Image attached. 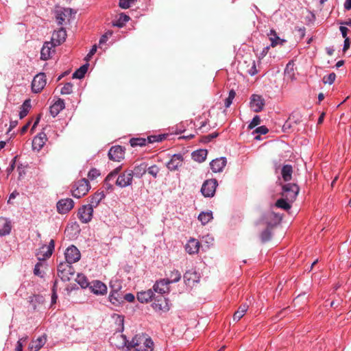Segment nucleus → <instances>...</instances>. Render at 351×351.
I'll use <instances>...</instances> for the list:
<instances>
[{
  "mask_svg": "<svg viewBox=\"0 0 351 351\" xmlns=\"http://www.w3.org/2000/svg\"><path fill=\"white\" fill-rule=\"evenodd\" d=\"M72 264L62 262L58 265V276L62 281H69L74 276L75 269Z\"/></svg>",
  "mask_w": 351,
  "mask_h": 351,
  "instance_id": "nucleus-4",
  "label": "nucleus"
},
{
  "mask_svg": "<svg viewBox=\"0 0 351 351\" xmlns=\"http://www.w3.org/2000/svg\"><path fill=\"white\" fill-rule=\"evenodd\" d=\"M299 193V187L297 184L287 183L282 186V195L289 202H293Z\"/></svg>",
  "mask_w": 351,
  "mask_h": 351,
  "instance_id": "nucleus-5",
  "label": "nucleus"
},
{
  "mask_svg": "<svg viewBox=\"0 0 351 351\" xmlns=\"http://www.w3.org/2000/svg\"><path fill=\"white\" fill-rule=\"evenodd\" d=\"M199 249V243L195 239H190L186 244L185 250L190 254H194L198 252Z\"/></svg>",
  "mask_w": 351,
  "mask_h": 351,
  "instance_id": "nucleus-29",
  "label": "nucleus"
},
{
  "mask_svg": "<svg viewBox=\"0 0 351 351\" xmlns=\"http://www.w3.org/2000/svg\"><path fill=\"white\" fill-rule=\"evenodd\" d=\"M147 142V140L146 138H133L130 139V145L132 147H136V146H144L146 145Z\"/></svg>",
  "mask_w": 351,
  "mask_h": 351,
  "instance_id": "nucleus-41",
  "label": "nucleus"
},
{
  "mask_svg": "<svg viewBox=\"0 0 351 351\" xmlns=\"http://www.w3.org/2000/svg\"><path fill=\"white\" fill-rule=\"evenodd\" d=\"M350 46V39L349 38H346L344 40L343 48V50L346 51L349 49Z\"/></svg>",
  "mask_w": 351,
  "mask_h": 351,
  "instance_id": "nucleus-63",
  "label": "nucleus"
},
{
  "mask_svg": "<svg viewBox=\"0 0 351 351\" xmlns=\"http://www.w3.org/2000/svg\"><path fill=\"white\" fill-rule=\"evenodd\" d=\"M207 154L206 149L196 150L192 153V158L195 161L202 162L206 160Z\"/></svg>",
  "mask_w": 351,
  "mask_h": 351,
  "instance_id": "nucleus-33",
  "label": "nucleus"
},
{
  "mask_svg": "<svg viewBox=\"0 0 351 351\" xmlns=\"http://www.w3.org/2000/svg\"><path fill=\"white\" fill-rule=\"evenodd\" d=\"M339 29H340V32H341V33L342 36H343L344 38H348V37L347 36L348 32V29L346 27H345V26H341V27H339Z\"/></svg>",
  "mask_w": 351,
  "mask_h": 351,
  "instance_id": "nucleus-60",
  "label": "nucleus"
},
{
  "mask_svg": "<svg viewBox=\"0 0 351 351\" xmlns=\"http://www.w3.org/2000/svg\"><path fill=\"white\" fill-rule=\"evenodd\" d=\"M227 163L226 158L220 157L213 160L210 163V169L215 173L221 172Z\"/></svg>",
  "mask_w": 351,
  "mask_h": 351,
  "instance_id": "nucleus-20",
  "label": "nucleus"
},
{
  "mask_svg": "<svg viewBox=\"0 0 351 351\" xmlns=\"http://www.w3.org/2000/svg\"><path fill=\"white\" fill-rule=\"evenodd\" d=\"M99 176H100L99 171L95 168L91 169L88 173V177L91 180L97 178Z\"/></svg>",
  "mask_w": 351,
  "mask_h": 351,
  "instance_id": "nucleus-47",
  "label": "nucleus"
},
{
  "mask_svg": "<svg viewBox=\"0 0 351 351\" xmlns=\"http://www.w3.org/2000/svg\"><path fill=\"white\" fill-rule=\"evenodd\" d=\"M42 264L40 263H37L36 265H35V267H34V274L36 275V276H38L40 278H43V272L40 271V267H41Z\"/></svg>",
  "mask_w": 351,
  "mask_h": 351,
  "instance_id": "nucleus-50",
  "label": "nucleus"
},
{
  "mask_svg": "<svg viewBox=\"0 0 351 351\" xmlns=\"http://www.w3.org/2000/svg\"><path fill=\"white\" fill-rule=\"evenodd\" d=\"M17 156H14L12 160H11L9 166L6 169V172L8 176H9L14 169L15 168V164Z\"/></svg>",
  "mask_w": 351,
  "mask_h": 351,
  "instance_id": "nucleus-49",
  "label": "nucleus"
},
{
  "mask_svg": "<svg viewBox=\"0 0 351 351\" xmlns=\"http://www.w3.org/2000/svg\"><path fill=\"white\" fill-rule=\"evenodd\" d=\"M147 171L149 175L156 178L160 171V168L157 165H154L149 167H147Z\"/></svg>",
  "mask_w": 351,
  "mask_h": 351,
  "instance_id": "nucleus-43",
  "label": "nucleus"
},
{
  "mask_svg": "<svg viewBox=\"0 0 351 351\" xmlns=\"http://www.w3.org/2000/svg\"><path fill=\"white\" fill-rule=\"evenodd\" d=\"M73 91V84L71 82L66 83L63 87L61 88V94L62 95H69L71 94Z\"/></svg>",
  "mask_w": 351,
  "mask_h": 351,
  "instance_id": "nucleus-44",
  "label": "nucleus"
},
{
  "mask_svg": "<svg viewBox=\"0 0 351 351\" xmlns=\"http://www.w3.org/2000/svg\"><path fill=\"white\" fill-rule=\"evenodd\" d=\"M261 240L263 242H267L270 240L271 237V233L269 229L267 228L263 230L261 235Z\"/></svg>",
  "mask_w": 351,
  "mask_h": 351,
  "instance_id": "nucleus-46",
  "label": "nucleus"
},
{
  "mask_svg": "<svg viewBox=\"0 0 351 351\" xmlns=\"http://www.w3.org/2000/svg\"><path fill=\"white\" fill-rule=\"evenodd\" d=\"M336 79V75L335 73H331L323 77V82L324 84H332L334 83Z\"/></svg>",
  "mask_w": 351,
  "mask_h": 351,
  "instance_id": "nucleus-45",
  "label": "nucleus"
},
{
  "mask_svg": "<svg viewBox=\"0 0 351 351\" xmlns=\"http://www.w3.org/2000/svg\"><path fill=\"white\" fill-rule=\"evenodd\" d=\"M268 217L274 219L275 221L274 223H279L282 219L281 215L279 214H276L275 213H270L269 214H268Z\"/></svg>",
  "mask_w": 351,
  "mask_h": 351,
  "instance_id": "nucleus-52",
  "label": "nucleus"
},
{
  "mask_svg": "<svg viewBox=\"0 0 351 351\" xmlns=\"http://www.w3.org/2000/svg\"><path fill=\"white\" fill-rule=\"evenodd\" d=\"M76 282L82 288L85 289L90 286L88 278L86 276L82 274H78L75 278Z\"/></svg>",
  "mask_w": 351,
  "mask_h": 351,
  "instance_id": "nucleus-37",
  "label": "nucleus"
},
{
  "mask_svg": "<svg viewBox=\"0 0 351 351\" xmlns=\"http://www.w3.org/2000/svg\"><path fill=\"white\" fill-rule=\"evenodd\" d=\"M11 221L5 217H0V237H4L10 234L12 230Z\"/></svg>",
  "mask_w": 351,
  "mask_h": 351,
  "instance_id": "nucleus-21",
  "label": "nucleus"
},
{
  "mask_svg": "<svg viewBox=\"0 0 351 351\" xmlns=\"http://www.w3.org/2000/svg\"><path fill=\"white\" fill-rule=\"evenodd\" d=\"M90 185L86 178H82L75 182L72 186V195L75 198H80L84 196L90 190Z\"/></svg>",
  "mask_w": 351,
  "mask_h": 351,
  "instance_id": "nucleus-3",
  "label": "nucleus"
},
{
  "mask_svg": "<svg viewBox=\"0 0 351 351\" xmlns=\"http://www.w3.org/2000/svg\"><path fill=\"white\" fill-rule=\"evenodd\" d=\"M213 219L212 212H202L199 216L198 219L203 225L208 223Z\"/></svg>",
  "mask_w": 351,
  "mask_h": 351,
  "instance_id": "nucleus-39",
  "label": "nucleus"
},
{
  "mask_svg": "<svg viewBox=\"0 0 351 351\" xmlns=\"http://www.w3.org/2000/svg\"><path fill=\"white\" fill-rule=\"evenodd\" d=\"M68 12V10H57L56 14V21L58 25H62L63 23V22L65 21V18L66 16L65 12Z\"/></svg>",
  "mask_w": 351,
  "mask_h": 351,
  "instance_id": "nucleus-42",
  "label": "nucleus"
},
{
  "mask_svg": "<svg viewBox=\"0 0 351 351\" xmlns=\"http://www.w3.org/2000/svg\"><path fill=\"white\" fill-rule=\"evenodd\" d=\"M344 8L347 10L351 9V0H346L344 3Z\"/></svg>",
  "mask_w": 351,
  "mask_h": 351,
  "instance_id": "nucleus-64",
  "label": "nucleus"
},
{
  "mask_svg": "<svg viewBox=\"0 0 351 351\" xmlns=\"http://www.w3.org/2000/svg\"><path fill=\"white\" fill-rule=\"evenodd\" d=\"M93 210L91 206L83 205L77 211V217L83 223H88L93 218Z\"/></svg>",
  "mask_w": 351,
  "mask_h": 351,
  "instance_id": "nucleus-10",
  "label": "nucleus"
},
{
  "mask_svg": "<svg viewBox=\"0 0 351 351\" xmlns=\"http://www.w3.org/2000/svg\"><path fill=\"white\" fill-rule=\"evenodd\" d=\"M90 289L95 295H103L107 293L106 285L99 280H94L90 284Z\"/></svg>",
  "mask_w": 351,
  "mask_h": 351,
  "instance_id": "nucleus-16",
  "label": "nucleus"
},
{
  "mask_svg": "<svg viewBox=\"0 0 351 351\" xmlns=\"http://www.w3.org/2000/svg\"><path fill=\"white\" fill-rule=\"evenodd\" d=\"M169 283L165 278L157 281L153 286V290L154 292H157L160 294H163L169 291L168 285Z\"/></svg>",
  "mask_w": 351,
  "mask_h": 351,
  "instance_id": "nucleus-23",
  "label": "nucleus"
},
{
  "mask_svg": "<svg viewBox=\"0 0 351 351\" xmlns=\"http://www.w3.org/2000/svg\"><path fill=\"white\" fill-rule=\"evenodd\" d=\"M66 38V30L63 27H60L58 30L54 31L52 36L51 42L55 45V46H58Z\"/></svg>",
  "mask_w": 351,
  "mask_h": 351,
  "instance_id": "nucleus-17",
  "label": "nucleus"
},
{
  "mask_svg": "<svg viewBox=\"0 0 351 351\" xmlns=\"http://www.w3.org/2000/svg\"><path fill=\"white\" fill-rule=\"evenodd\" d=\"M124 299L129 302H132L134 301L135 297L132 293H128L124 295Z\"/></svg>",
  "mask_w": 351,
  "mask_h": 351,
  "instance_id": "nucleus-59",
  "label": "nucleus"
},
{
  "mask_svg": "<svg viewBox=\"0 0 351 351\" xmlns=\"http://www.w3.org/2000/svg\"><path fill=\"white\" fill-rule=\"evenodd\" d=\"M269 48H270L269 46H267V47H264L263 49V50L261 51V52L259 53L258 58L259 59L263 58L267 54V53L269 50Z\"/></svg>",
  "mask_w": 351,
  "mask_h": 351,
  "instance_id": "nucleus-58",
  "label": "nucleus"
},
{
  "mask_svg": "<svg viewBox=\"0 0 351 351\" xmlns=\"http://www.w3.org/2000/svg\"><path fill=\"white\" fill-rule=\"evenodd\" d=\"M108 155L110 160L114 161H120V160L123 158V149L120 145L112 147L110 149Z\"/></svg>",
  "mask_w": 351,
  "mask_h": 351,
  "instance_id": "nucleus-19",
  "label": "nucleus"
},
{
  "mask_svg": "<svg viewBox=\"0 0 351 351\" xmlns=\"http://www.w3.org/2000/svg\"><path fill=\"white\" fill-rule=\"evenodd\" d=\"M134 0H119V7L123 9H127L130 8L131 3H134Z\"/></svg>",
  "mask_w": 351,
  "mask_h": 351,
  "instance_id": "nucleus-48",
  "label": "nucleus"
},
{
  "mask_svg": "<svg viewBox=\"0 0 351 351\" xmlns=\"http://www.w3.org/2000/svg\"><path fill=\"white\" fill-rule=\"evenodd\" d=\"M130 19L129 16L121 13L119 14L118 19L113 23V25L118 27H123L125 24L129 21Z\"/></svg>",
  "mask_w": 351,
  "mask_h": 351,
  "instance_id": "nucleus-38",
  "label": "nucleus"
},
{
  "mask_svg": "<svg viewBox=\"0 0 351 351\" xmlns=\"http://www.w3.org/2000/svg\"><path fill=\"white\" fill-rule=\"evenodd\" d=\"M47 78L44 73L37 74L32 82V90L34 93H40L46 86Z\"/></svg>",
  "mask_w": 351,
  "mask_h": 351,
  "instance_id": "nucleus-8",
  "label": "nucleus"
},
{
  "mask_svg": "<svg viewBox=\"0 0 351 351\" xmlns=\"http://www.w3.org/2000/svg\"><path fill=\"white\" fill-rule=\"evenodd\" d=\"M128 348H134L136 351H152L154 342L144 335H136L128 342Z\"/></svg>",
  "mask_w": 351,
  "mask_h": 351,
  "instance_id": "nucleus-2",
  "label": "nucleus"
},
{
  "mask_svg": "<svg viewBox=\"0 0 351 351\" xmlns=\"http://www.w3.org/2000/svg\"><path fill=\"white\" fill-rule=\"evenodd\" d=\"M47 136L44 132L38 134L32 141V148L34 150L40 151L45 144Z\"/></svg>",
  "mask_w": 351,
  "mask_h": 351,
  "instance_id": "nucleus-22",
  "label": "nucleus"
},
{
  "mask_svg": "<svg viewBox=\"0 0 351 351\" xmlns=\"http://www.w3.org/2000/svg\"><path fill=\"white\" fill-rule=\"evenodd\" d=\"M46 343V338L44 336L39 337L36 340L32 341L29 345V351H38Z\"/></svg>",
  "mask_w": 351,
  "mask_h": 351,
  "instance_id": "nucleus-26",
  "label": "nucleus"
},
{
  "mask_svg": "<svg viewBox=\"0 0 351 351\" xmlns=\"http://www.w3.org/2000/svg\"><path fill=\"white\" fill-rule=\"evenodd\" d=\"M56 285V281H55V283H54V285H53V293H52V295H51V303L52 304L56 303V300H57V298H58L57 294H56V291H55Z\"/></svg>",
  "mask_w": 351,
  "mask_h": 351,
  "instance_id": "nucleus-61",
  "label": "nucleus"
},
{
  "mask_svg": "<svg viewBox=\"0 0 351 351\" xmlns=\"http://www.w3.org/2000/svg\"><path fill=\"white\" fill-rule=\"evenodd\" d=\"M292 172L291 165H286L282 167L281 174L285 181L287 182L291 180Z\"/></svg>",
  "mask_w": 351,
  "mask_h": 351,
  "instance_id": "nucleus-35",
  "label": "nucleus"
},
{
  "mask_svg": "<svg viewBox=\"0 0 351 351\" xmlns=\"http://www.w3.org/2000/svg\"><path fill=\"white\" fill-rule=\"evenodd\" d=\"M65 108L64 101L62 99H58L51 107L50 114L53 117H56L61 110Z\"/></svg>",
  "mask_w": 351,
  "mask_h": 351,
  "instance_id": "nucleus-24",
  "label": "nucleus"
},
{
  "mask_svg": "<svg viewBox=\"0 0 351 351\" xmlns=\"http://www.w3.org/2000/svg\"><path fill=\"white\" fill-rule=\"evenodd\" d=\"M199 274L193 269L186 271L184 276V281L187 286L191 287L199 280Z\"/></svg>",
  "mask_w": 351,
  "mask_h": 351,
  "instance_id": "nucleus-14",
  "label": "nucleus"
},
{
  "mask_svg": "<svg viewBox=\"0 0 351 351\" xmlns=\"http://www.w3.org/2000/svg\"><path fill=\"white\" fill-rule=\"evenodd\" d=\"M74 206V202L71 198L62 199L57 203L56 207L60 214L69 213Z\"/></svg>",
  "mask_w": 351,
  "mask_h": 351,
  "instance_id": "nucleus-13",
  "label": "nucleus"
},
{
  "mask_svg": "<svg viewBox=\"0 0 351 351\" xmlns=\"http://www.w3.org/2000/svg\"><path fill=\"white\" fill-rule=\"evenodd\" d=\"M248 309V305L247 303L242 304L238 308V310L233 315V321H239L245 314Z\"/></svg>",
  "mask_w": 351,
  "mask_h": 351,
  "instance_id": "nucleus-32",
  "label": "nucleus"
},
{
  "mask_svg": "<svg viewBox=\"0 0 351 351\" xmlns=\"http://www.w3.org/2000/svg\"><path fill=\"white\" fill-rule=\"evenodd\" d=\"M218 182L216 179H209L203 183L201 192L205 197H212L215 195Z\"/></svg>",
  "mask_w": 351,
  "mask_h": 351,
  "instance_id": "nucleus-6",
  "label": "nucleus"
},
{
  "mask_svg": "<svg viewBox=\"0 0 351 351\" xmlns=\"http://www.w3.org/2000/svg\"><path fill=\"white\" fill-rule=\"evenodd\" d=\"M268 131L267 128L264 125L259 126L255 130V132L260 134H265Z\"/></svg>",
  "mask_w": 351,
  "mask_h": 351,
  "instance_id": "nucleus-56",
  "label": "nucleus"
},
{
  "mask_svg": "<svg viewBox=\"0 0 351 351\" xmlns=\"http://www.w3.org/2000/svg\"><path fill=\"white\" fill-rule=\"evenodd\" d=\"M291 202H289L285 197L279 199L276 202V206L278 208H282L284 210H289L291 208Z\"/></svg>",
  "mask_w": 351,
  "mask_h": 351,
  "instance_id": "nucleus-40",
  "label": "nucleus"
},
{
  "mask_svg": "<svg viewBox=\"0 0 351 351\" xmlns=\"http://www.w3.org/2000/svg\"><path fill=\"white\" fill-rule=\"evenodd\" d=\"M162 137L161 136H148L147 140L149 143L161 141Z\"/></svg>",
  "mask_w": 351,
  "mask_h": 351,
  "instance_id": "nucleus-53",
  "label": "nucleus"
},
{
  "mask_svg": "<svg viewBox=\"0 0 351 351\" xmlns=\"http://www.w3.org/2000/svg\"><path fill=\"white\" fill-rule=\"evenodd\" d=\"M66 263L73 264L77 262L80 259V252L79 250L74 245L68 247L64 252Z\"/></svg>",
  "mask_w": 351,
  "mask_h": 351,
  "instance_id": "nucleus-11",
  "label": "nucleus"
},
{
  "mask_svg": "<svg viewBox=\"0 0 351 351\" xmlns=\"http://www.w3.org/2000/svg\"><path fill=\"white\" fill-rule=\"evenodd\" d=\"M261 122V119L259 116L256 115L252 120L251 121L250 123L249 124V128L252 129L254 128L255 126L258 125Z\"/></svg>",
  "mask_w": 351,
  "mask_h": 351,
  "instance_id": "nucleus-51",
  "label": "nucleus"
},
{
  "mask_svg": "<svg viewBox=\"0 0 351 351\" xmlns=\"http://www.w3.org/2000/svg\"><path fill=\"white\" fill-rule=\"evenodd\" d=\"M105 194L103 191L101 192H96L94 195H93L90 197V202L88 204H87L89 206H91L93 210L96 208L99 204L101 202V201L104 199Z\"/></svg>",
  "mask_w": 351,
  "mask_h": 351,
  "instance_id": "nucleus-28",
  "label": "nucleus"
},
{
  "mask_svg": "<svg viewBox=\"0 0 351 351\" xmlns=\"http://www.w3.org/2000/svg\"><path fill=\"white\" fill-rule=\"evenodd\" d=\"M154 296V291L152 289H149L145 291H141L137 294V300L141 303H147L153 299Z\"/></svg>",
  "mask_w": 351,
  "mask_h": 351,
  "instance_id": "nucleus-25",
  "label": "nucleus"
},
{
  "mask_svg": "<svg viewBox=\"0 0 351 351\" xmlns=\"http://www.w3.org/2000/svg\"><path fill=\"white\" fill-rule=\"evenodd\" d=\"M17 171L19 173V180L23 179L24 176L25 175V167L22 165H19L17 167Z\"/></svg>",
  "mask_w": 351,
  "mask_h": 351,
  "instance_id": "nucleus-54",
  "label": "nucleus"
},
{
  "mask_svg": "<svg viewBox=\"0 0 351 351\" xmlns=\"http://www.w3.org/2000/svg\"><path fill=\"white\" fill-rule=\"evenodd\" d=\"M55 248V241L53 239H51L49 245H43L36 253V256L39 261H45L49 258L53 254V252Z\"/></svg>",
  "mask_w": 351,
  "mask_h": 351,
  "instance_id": "nucleus-7",
  "label": "nucleus"
},
{
  "mask_svg": "<svg viewBox=\"0 0 351 351\" xmlns=\"http://www.w3.org/2000/svg\"><path fill=\"white\" fill-rule=\"evenodd\" d=\"M183 159V156L181 154H173L171 160L167 163V167L171 171H176L179 167L182 166Z\"/></svg>",
  "mask_w": 351,
  "mask_h": 351,
  "instance_id": "nucleus-15",
  "label": "nucleus"
},
{
  "mask_svg": "<svg viewBox=\"0 0 351 351\" xmlns=\"http://www.w3.org/2000/svg\"><path fill=\"white\" fill-rule=\"evenodd\" d=\"M265 104V99L261 95L253 94L250 97V106L254 112H259L262 111Z\"/></svg>",
  "mask_w": 351,
  "mask_h": 351,
  "instance_id": "nucleus-12",
  "label": "nucleus"
},
{
  "mask_svg": "<svg viewBox=\"0 0 351 351\" xmlns=\"http://www.w3.org/2000/svg\"><path fill=\"white\" fill-rule=\"evenodd\" d=\"M55 45L50 42H45L40 51V59L43 60H49L51 54L54 52Z\"/></svg>",
  "mask_w": 351,
  "mask_h": 351,
  "instance_id": "nucleus-18",
  "label": "nucleus"
},
{
  "mask_svg": "<svg viewBox=\"0 0 351 351\" xmlns=\"http://www.w3.org/2000/svg\"><path fill=\"white\" fill-rule=\"evenodd\" d=\"M268 36H269L271 47H274L278 45H282L286 42L285 39L280 38L277 35V33L274 29H271L268 34Z\"/></svg>",
  "mask_w": 351,
  "mask_h": 351,
  "instance_id": "nucleus-30",
  "label": "nucleus"
},
{
  "mask_svg": "<svg viewBox=\"0 0 351 351\" xmlns=\"http://www.w3.org/2000/svg\"><path fill=\"white\" fill-rule=\"evenodd\" d=\"M257 73H258V70L256 69V62H255V61L254 60V61L252 62V65L251 68H250V70L248 71V73H249L251 76H253V75H256Z\"/></svg>",
  "mask_w": 351,
  "mask_h": 351,
  "instance_id": "nucleus-57",
  "label": "nucleus"
},
{
  "mask_svg": "<svg viewBox=\"0 0 351 351\" xmlns=\"http://www.w3.org/2000/svg\"><path fill=\"white\" fill-rule=\"evenodd\" d=\"M27 339V337L19 339L16 343L15 351H23V341H25Z\"/></svg>",
  "mask_w": 351,
  "mask_h": 351,
  "instance_id": "nucleus-55",
  "label": "nucleus"
},
{
  "mask_svg": "<svg viewBox=\"0 0 351 351\" xmlns=\"http://www.w3.org/2000/svg\"><path fill=\"white\" fill-rule=\"evenodd\" d=\"M147 165L146 162H142L140 165H136L134 170H132V176L138 178H142L147 172Z\"/></svg>",
  "mask_w": 351,
  "mask_h": 351,
  "instance_id": "nucleus-31",
  "label": "nucleus"
},
{
  "mask_svg": "<svg viewBox=\"0 0 351 351\" xmlns=\"http://www.w3.org/2000/svg\"><path fill=\"white\" fill-rule=\"evenodd\" d=\"M152 306L155 311L167 312L170 309L171 304L166 298L160 295L154 299Z\"/></svg>",
  "mask_w": 351,
  "mask_h": 351,
  "instance_id": "nucleus-9",
  "label": "nucleus"
},
{
  "mask_svg": "<svg viewBox=\"0 0 351 351\" xmlns=\"http://www.w3.org/2000/svg\"><path fill=\"white\" fill-rule=\"evenodd\" d=\"M166 276L165 279L167 280L169 284H171L178 282L181 279L182 274L178 269H173L166 273Z\"/></svg>",
  "mask_w": 351,
  "mask_h": 351,
  "instance_id": "nucleus-27",
  "label": "nucleus"
},
{
  "mask_svg": "<svg viewBox=\"0 0 351 351\" xmlns=\"http://www.w3.org/2000/svg\"><path fill=\"white\" fill-rule=\"evenodd\" d=\"M120 171V167L115 169L114 171L110 172L106 178V182H108L110 181L116 179V184L119 187L123 188L128 186H130L132 183L133 176L132 175V170L127 169L123 171L122 173L118 176V173Z\"/></svg>",
  "mask_w": 351,
  "mask_h": 351,
  "instance_id": "nucleus-1",
  "label": "nucleus"
},
{
  "mask_svg": "<svg viewBox=\"0 0 351 351\" xmlns=\"http://www.w3.org/2000/svg\"><path fill=\"white\" fill-rule=\"evenodd\" d=\"M31 108V103L29 99L25 100L21 107L19 112V118L23 119L27 116L29 109Z\"/></svg>",
  "mask_w": 351,
  "mask_h": 351,
  "instance_id": "nucleus-36",
  "label": "nucleus"
},
{
  "mask_svg": "<svg viewBox=\"0 0 351 351\" xmlns=\"http://www.w3.org/2000/svg\"><path fill=\"white\" fill-rule=\"evenodd\" d=\"M97 51V46L96 45H94L93 46L92 49L90 50V51L88 52V53L87 54L86 56V60L90 58Z\"/></svg>",
  "mask_w": 351,
  "mask_h": 351,
  "instance_id": "nucleus-62",
  "label": "nucleus"
},
{
  "mask_svg": "<svg viewBox=\"0 0 351 351\" xmlns=\"http://www.w3.org/2000/svg\"><path fill=\"white\" fill-rule=\"evenodd\" d=\"M89 64L86 63L81 66L79 69H77L73 73V79H82L84 77L86 73L88 71Z\"/></svg>",
  "mask_w": 351,
  "mask_h": 351,
  "instance_id": "nucleus-34",
  "label": "nucleus"
}]
</instances>
